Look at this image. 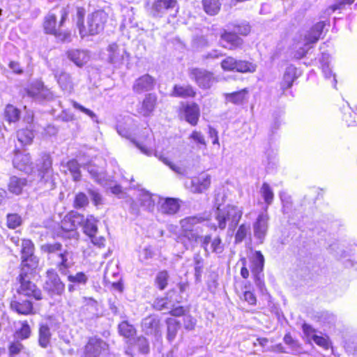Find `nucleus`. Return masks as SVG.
Instances as JSON below:
<instances>
[{
  "label": "nucleus",
  "mask_w": 357,
  "mask_h": 357,
  "mask_svg": "<svg viewBox=\"0 0 357 357\" xmlns=\"http://www.w3.org/2000/svg\"><path fill=\"white\" fill-rule=\"evenodd\" d=\"M75 15L73 17L82 38L94 36L102 33L109 20V14L104 9L95 10L86 17L84 22L86 9L83 6H77Z\"/></svg>",
  "instance_id": "f257e3e1"
},
{
  "label": "nucleus",
  "mask_w": 357,
  "mask_h": 357,
  "mask_svg": "<svg viewBox=\"0 0 357 357\" xmlns=\"http://www.w3.org/2000/svg\"><path fill=\"white\" fill-rule=\"evenodd\" d=\"M60 13L59 22L55 13H48L43 19V29L45 34L52 35L61 41H65L70 38V33L62 29L68 20L69 10L67 7H62Z\"/></svg>",
  "instance_id": "f03ea898"
},
{
  "label": "nucleus",
  "mask_w": 357,
  "mask_h": 357,
  "mask_svg": "<svg viewBox=\"0 0 357 357\" xmlns=\"http://www.w3.org/2000/svg\"><path fill=\"white\" fill-rule=\"evenodd\" d=\"M34 273L35 270L20 269V273L16 278L18 284L16 291L19 295H23L28 298L41 301L43 298L42 290L31 280Z\"/></svg>",
  "instance_id": "7ed1b4c3"
},
{
  "label": "nucleus",
  "mask_w": 357,
  "mask_h": 357,
  "mask_svg": "<svg viewBox=\"0 0 357 357\" xmlns=\"http://www.w3.org/2000/svg\"><path fill=\"white\" fill-rule=\"evenodd\" d=\"M243 215L242 211L238 206L227 204L223 208L218 207L215 220L218 222L217 227L221 230L226 228L227 224L231 228H234L238 224Z\"/></svg>",
  "instance_id": "20e7f679"
},
{
  "label": "nucleus",
  "mask_w": 357,
  "mask_h": 357,
  "mask_svg": "<svg viewBox=\"0 0 357 357\" xmlns=\"http://www.w3.org/2000/svg\"><path fill=\"white\" fill-rule=\"evenodd\" d=\"M108 342L98 335L88 337L80 350V357H102L109 353Z\"/></svg>",
  "instance_id": "39448f33"
},
{
  "label": "nucleus",
  "mask_w": 357,
  "mask_h": 357,
  "mask_svg": "<svg viewBox=\"0 0 357 357\" xmlns=\"http://www.w3.org/2000/svg\"><path fill=\"white\" fill-rule=\"evenodd\" d=\"M84 221V214L76 211H68L59 223V232L63 237L78 236L77 229Z\"/></svg>",
  "instance_id": "423d86ee"
},
{
  "label": "nucleus",
  "mask_w": 357,
  "mask_h": 357,
  "mask_svg": "<svg viewBox=\"0 0 357 357\" xmlns=\"http://www.w3.org/2000/svg\"><path fill=\"white\" fill-rule=\"evenodd\" d=\"M98 219L93 215H84V221L82 222L83 233L87 236L93 245L103 248L106 245V238L102 236H98Z\"/></svg>",
  "instance_id": "0eeeda50"
},
{
  "label": "nucleus",
  "mask_w": 357,
  "mask_h": 357,
  "mask_svg": "<svg viewBox=\"0 0 357 357\" xmlns=\"http://www.w3.org/2000/svg\"><path fill=\"white\" fill-rule=\"evenodd\" d=\"M40 250L47 255L54 254L59 252L58 257L60 261L57 263L56 268L61 273L70 267L68 257L71 252L68 250H63V245L60 242L47 243L40 246Z\"/></svg>",
  "instance_id": "6e6552de"
},
{
  "label": "nucleus",
  "mask_w": 357,
  "mask_h": 357,
  "mask_svg": "<svg viewBox=\"0 0 357 357\" xmlns=\"http://www.w3.org/2000/svg\"><path fill=\"white\" fill-rule=\"evenodd\" d=\"M22 248L20 250L22 257L20 264V269L28 268L30 270H36L38 266L39 260L37 257L34 256V244L30 239H22Z\"/></svg>",
  "instance_id": "1a4fd4ad"
},
{
  "label": "nucleus",
  "mask_w": 357,
  "mask_h": 357,
  "mask_svg": "<svg viewBox=\"0 0 357 357\" xmlns=\"http://www.w3.org/2000/svg\"><path fill=\"white\" fill-rule=\"evenodd\" d=\"M26 96L40 100H47L53 98V93L40 79H35L31 82L24 89Z\"/></svg>",
  "instance_id": "9d476101"
},
{
  "label": "nucleus",
  "mask_w": 357,
  "mask_h": 357,
  "mask_svg": "<svg viewBox=\"0 0 357 357\" xmlns=\"http://www.w3.org/2000/svg\"><path fill=\"white\" fill-rule=\"evenodd\" d=\"M250 268L253 280L257 287L263 288L265 287L264 280V268L265 259L261 251H255L254 256L250 258Z\"/></svg>",
  "instance_id": "9b49d317"
},
{
  "label": "nucleus",
  "mask_w": 357,
  "mask_h": 357,
  "mask_svg": "<svg viewBox=\"0 0 357 357\" xmlns=\"http://www.w3.org/2000/svg\"><path fill=\"white\" fill-rule=\"evenodd\" d=\"M181 233L176 237V242L182 244L186 250L193 248L202 239L198 231L191 227H185V225L180 223Z\"/></svg>",
  "instance_id": "f8f14e48"
},
{
  "label": "nucleus",
  "mask_w": 357,
  "mask_h": 357,
  "mask_svg": "<svg viewBox=\"0 0 357 357\" xmlns=\"http://www.w3.org/2000/svg\"><path fill=\"white\" fill-rule=\"evenodd\" d=\"M65 288L66 285L57 272L53 268L47 270L44 289L51 295H61L64 292Z\"/></svg>",
  "instance_id": "ddd939ff"
},
{
  "label": "nucleus",
  "mask_w": 357,
  "mask_h": 357,
  "mask_svg": "<svg viewBox=\"0 0 357 357\" xmlns=\"http://www.w3.org/2000/svg\"><path fill=\"white\" fill-rule=\"evenodd\" d=\"M189 75L199 87L204 89H209L215 80L213 72L199 68L190 69Z\"/></svg>",
  "instance_id": "4468645a"
},
{
  "label": "nucleus",
  "mask_w": 357,
  "mask_h": 357,
  "mask_svg": "<svg viewBox=\"0 0 357 357\" xmlns=\"http://www.w3.org/2000/svg\"><path fill=\"white\" fill-rule=\"evenodd\" d=\"M243 40L234 31L222 29L220 33V45L225 49L234 51L242 48Z\"/></svg>",
  "instance_id": "2eb2a0df"
},
{
  "label": "nucleus",
  "mask_w": 357,
  "mask_h": 357,
  "mask_svg": "<svg viewBox=\"0 0 357 357\" xmlns=\"http://www.w3.org/2000/svg\"><path fill=\"white\" fill-rule=\"evenodd\" d=\"M178 112L190 126H197L201 116V111L199 105L197 102H191L183 104Z\"/></svg>",
  "instance_id": "dca6fc26"
},
{
  "label": "nucleus",
  "mask_w": 357,
  "mask_h": 357,
  "mask_svg": "<svg viewBox=\"0 0 357 357\" xmlns=\"http://www.w3.org/2000/svg\"><path fill=\"white\" fill-rule=\"evenodd\" d=\"M10 308L20 315L29 316L36 314V310L33 302L28 298L20 299L13 296L10 302Z\"/></svg>",
  "instance_id": "f3484780"
},
{
  "label": "nucleus",
  "mask_w": 357,
  "mask_h": 357,
  "mask_svg": "<svg viewBox=\"0 0 357 357\" xmlns=\"http://www.w3.org/2000/svg\"><path fill=\"white\" fill-rule=\"evenodd\" d=\"M158 105V96L154 93L145 95L144 98L139 102L137 109V115L142 116H150Z\"/></svg>",
  "instance_id": "a211bd4d"
},
{
  "label": "nucleus",
  "mask_w": 357,
  "mask_h": 357,
  "mask_svg": "<svg viewBox=\"0 0 357 357\" xmlns=\"http://www.w3.org/2000/svg\"><path fill=\"white\" fill-rule=\"evenodd\" d=\"M211 184V175L202 172L191 178L190 188L192 192L201 194L210 188Z\"/></svg>",
  "instance_id": "6ab92c4d"
},
{
  "label": "nucleus",
  "mask_w": 357,
  "mask_h": 357,
  "mask_svg": "<svg viewBox=\"0 0 357 357\" xmlns=\"http://www.w3.org/2000/svg\"><path fill=\"white\" fill-rule=\"evenodd\" d=\"M53 172L52 159L49 153L40 155L38 163L37 172L40 179L45 182L52 176Z\"/></svg>",
  "instance_id": "aec40b11"
},
{
  "label": "nucleus",
  "mask_w": 357,
  "mask_h": 357,
  "mask_svg": "<svg viewBox=\"0 0 357 357\" xmlns=\"http://www.w3.org/2000/svg\"><path fill=\"white\" fill-rule=\"evenodd\" d=\"M197 95L196 89L190 84H175L170 92L172 97L183 99H194Z\"/></svg>",
  "instance_id": "412c9836"
},
{
  "label": "nucleus",
  "mask_w": 357,
  "mask_h": 357,
  "mask_svg": "<svg viewBox=\"0 0 357 357\" xmlns=\"http://www.w3.org/2000/svg\"><path fill=\"white\" fill-rule=\"evenodd\" d=\"M200 245L206 252L221 253L224 250V245L220 236L212 238L211 234H206L202 238Z\"/></svg>",
  "instance_id": "4be33fe9"
},
{
  "label": "nucleus",
  "mask_w": 357,
  "mask_h": 357,
  "mask_svg": "<svg viewBox=\"0 0 357 357\" xmlns=\"http://www.w3.org/2000/svg\"><path fill=\"white\" fill-rule=\"evenodd\" d=\"M33 120L34 117L31 115L29 121V126L20 128L16 132L17 139L22 146L31 145L33 142L35 137V130L32 125Z\"/></svg>",
  "instance_id": "5701e85b"
},
{
  "label": "nucleus",
  "mask_w": 357,
  "mask_h": 357,
  "mask_svg": "<svg viewBox=\"0 0 357 357\" xmlns=\"http://www.w3.org/2000/svg\"><path fill=\"white\" fill-rule=\"evenodd\" d=\"M173 151V149L172 150L163 149L160 153L155 151L153 155L163 164L169 167L172 171L178 174H182V167L173 161L174 156Z\"/></svg>",
  "instance_id": "b1692460"
},
{
  "label": "nucleus",
  "mask_w": 357,
  "mask_h": 357,
  "mask_svg": "<svg viewBox=\"0 0 357 357\" xmlns=\"http://www.w3.org/2000/svg\"><path fill=\"white\" fill-rule=\"evenodd\" d=\"M325 22L320 21L314 24L304 36L305 46L311 47L318 42L325 27Z\"/></svg>",
  "instance_id": "393cba45"
},
{
  "label": "nucleus",
  "mask_w": 357,
  "mask_h": 357,
  "mask_svg": "<svg viewBox=\"0 0 357 357\" xmlns=\"http://www.w3.org/2000/svg\"><path fill=\"white\" fill-rule=\"evenodd\" d=\"M155 80L149 74H144L135 79L132 90L136 93L151 91L154 88Z\"/></svg>",
  "instance_id": "a878e982"
},
{
  "label": "nucleus",
  "mask_w": 357,
  "mask_h": 357,
  "mask_svg": "<svg viewBox=\"0 0 357 357\" xmlns=\"http://www.w3.org/2000/svg\"><path fill=\"white\" fill-rule=\"evenodd\" d=\"M28 185L29 181L26 178L12 176L9 178L7 188L10 193L20 195Z\"/></svg>",
  "instance_id": "bb28decb"
},
{
  "label": "nucleus",
  "mask_w": 357,
  "mask_h": 357,
  "mask_svg": "<svg viewBox=\"0 0 357 357\" xmlns=\"http://www.w3.org/2000/svg\"><path fill=\"white\" fill-rule=\"evenodd\" d=\"M177 4V0H155L151 6L153 15L161 17L167 11L174 9Z\"/></svg>",
  "instance_id": "cd10ccee"
},
{
  "label": "nucleus",
  "mask_w": 357,
  "mask_h": 357,
  "mask_svg": "<svg viewBox=\"0 0 357 357\" xmlns=\"http://www.w3.org/2000/svg\"><path fill=\"white\" fill-rule=\"evenodd\" d=\"M13 164L16 169L20 171H27L32 169L33 162L29 153H23L20 150H15Z\"/></svg>",
  "instance_id": "c85d7f7f"
},
{
  "label": "nucleus",
  "mask_w": 357,
  "mask_h": 357,
  "mask_svg": "<svg viewBox=\"0 0 357 357\" xmlns=\"http://www.w3.org/2000/svg\"><path fill=\"white\" fill-rule=\"evenodd\" d=\"M142 330L146 335H156L160 327V320L155 315H149L144 318L141 323Z\"/></svg>",
  "instance_id": "c756f323"
},
{
  "label": "nucleus",
  "mask_w": 357,
  "mask_h": 357,
  "mask_svg": "<svg viewBox=\"0 0 357 357\" xmlns=\"http://www.w3.org/2000/svg\"><path fill=\"white\" fill-rule=\"evenodd\" d=\"M66 55L70 61L78 67H82L89 59L87 51L84 50L70 49L66 51Z\"/></svg>",
  "instance_id": "7c9ffc66"
},
{
  "label": "nucleus",
  "mask_w": 357,
  "mask_h": 357,
  "mask_svg": "<svg viewBox=\"0 0 357 357\" xmlns=\"http://www.w3.org/2000/svg\"><path fill=\"white\" fill-rule=\"evenodd\" d=\"M249 89L243 88L231 93H225V100L227 102L239 105L245 103L248 100Z\"/></svg>",
  "instance_id": "2f4dec72"
},
{
  "label": "nucleus",
  "mask_w": 357,
  "mask_h": 357,
  "mask_svg": "<svg viewBox=\"0 0 357 357\" xmlns=\"http://www.w3.org/2000/svg\"><path fill=\"white\" fill-rule=\"evenodd\" d=\"M243 287L244 290L241 294H239V291L235 287L236 294H238L239 298L241 301L247 303L249 305L255 306L257 303V297L255 294L254 289L251 287L250 282H244Z\"/></svg>",
  "instance_id": "473e14b6"
},
{
  "label": "nucleus",
  "mask_w": 357,
  "mask_h": 357,
  "mask_svg": "<svg viewBox=\"0 0 357 357\" xmlns=\"http://www.w3.org/2000/svg\"><path fill=\"white\" fill-rule=\"evenodd\" d=\"M202 9L206 15L210 17H214L221 12V0H202Z\"/></svg>",
  "instance_id": "72a5a7b5"
},
{
  "label": "nucleus",
  "mask_w": 357,
  "mask_h": 357,
  "mask_svg": "<svg viewBox=\"0 0 357 357\" xmlns=\"http://www.w3.org/2000/svg\"><path fill=\"white\" fill-rule=\"evenodd\" d=\"M268 216L266 214L258 215L254 224V234L258 238H262L265 236L268 229Z\"/></svg>",
  "instance_id": "f704fd0d"
},
{
  "label": "nucleus",
  "mask_w": 357,
  "mask_h": 357,
  "mask_svg": "<svg viewBox=\"0 0 357 357\" xmlns=\"http://www.w3.org/2000/svg\"><path fill=\"white\" fill-rule=\"evenodd\" d=\"M169 271L165 269L160 270L155 275L153 285L158 290L162 291L169 286Z\"/></svg>",
  "instance_id": "c9c22d12"
},
{
  "label": "nucleus",
  "mask_w": 357,
  "mask_h": 357,
  "mask_svg": "<svg viewBox=\"0 0 357 357\" xmlns=\"http://www.w3.org/2000/svg\"><path fill=\"white\" fill-rule=\"evenodd\" d=\"M180 209L179 199L176 198H166L160 205V211L166 215H174Z\"/></svg>",
  "instance_id": "e433bc0d"
},
{
  "label": "nucleus",
  "mask_w": 357,
  "mask_h": 357,
  "mask_svg": "<svg viewBox=\"0 0 357 357\" xmlns=\"http://www.w3.org/2000/svg\"><path fill=\"white\" fill-rule=\"evenodd\" d=\"M165 324L167 325V340L169 342H172L176 337L178 331L181 327V323L175 318L167 317L165 319Z\"/></svg>",
  "instance_id": "4c0bfd02"
},
{
  "label": "nucleus",
  "mask_w": 357,
  "mask_h": 357,
  "mask_svg": "<svg viewBox=\"0 0 357 357\" xmlns=\"http://www.w3.org/2000/svg\"><path fill=\"white\" fill-rule=\"evenodd\" d=\"M234 72L239 73H253L257 70V65L245 59H235Z\"/></svg>",
  "instance_id": "58836bf2"
},
{
  "label": "nucleus",
  "mask_w": 357,
  "mask_h": 357,
  "mask_svg": "<svg viewBox=\"0 0 357 357\" xmlns=\"http://www.w3.org/2000/svg\"><path fill=\"white\" fill-rule=\"evenodd\" d=\"M52 333L47 324H40L38 329V344L42 348H47L50 345Z\"/></svg>",
  "instance_id": "ea45409f"
},
{
  "label": "nucleus",
  "mask_w": 357,
  "mask_h": 357,
  "mask_svg": "<svg viewBox=\"0 0 357 357\" xmlns=\"http://www.w3.org/2000/svg\"><path fill=\"white\" fill-rule=\"evenodd\" d=\"M64 167L66 168V170L64 172L65 174H67V172H68L74 181H80L82 178L81 166L76 159L69 160L64 165Z\"/></svg>",
  "instance_id": "a19ab883"
},
{
  "label": "nucleus",
  "mask_w": 357,
  "mask_h": 357,
  "mask_svg": "<svg viewBox=\"0 0 357 357\" xmlns=\"http://www.w3.org/2000/svg\"><path fill=\"white\" fill-rule=\"evenodd\" d=\"M296 79L295 70L291 68L287 69L283 75L282 81L280 82V88L282 92L284 93L285 90L290 89Z\"/></svg>",
  "instance_id": "79ce46f5"
},
{
  "label": "nucleus",
  "mask_w": 357,
  "mask_h": 357,
  "mask_svg": "<svg viewBox=\"0 0 357 357\" xmlns=\"http://www.w3.org/2000/svg\"><path fill=\"white\" fill-rule=\"evenodd\" d=\"M210 220V215H206L204 213L185 217V218L180 220V223L184 224L185 227L187 226L192 227L195 225L201 224L205 222H209Z\"/></svg>",
  "instance_id": "37998d69"
},
{
  "label": "nucleus",
  "mask_w": 357,
  "mask_h": 357,
  "mask_svg": "<svg viewBox=\"0 0 357 357\" xmlns=\"http://www.w3.org/2000/svg\"><path fill=\"white\" fill-rule=\"evenodd\" d=\"M174 292H175V289L173 288L169 290L165 296H158L155 298L151 304L152 308L158 311H162L167 309L169 302V296Z\"/></svg>",
  "instance_id": "c03bdc74"
},
{
  "label": "nucleus",
  "mask_w": 357,
  "mask_h": 357,
  "mask_svg": "<svg viewBox=\"0 0 357 357\" xmlns=\"http://www.w3.org/2000/svg\"><path fill=\"white\" fill-rule=\"evenodd\" d=\"M20 114L21 112L17 107L11 104L6 105L4 109V117L8 123H11L18 121Z\"/></svg>",
  "instance_id": "a18cd8bd"
},
{
  "label": "nucleus",
  "mask_w": 357,
  "mask_h": 357,
  "mask_svg": "<svg viewBox=\"0 0 357 357\" xmlns=\"http://www.w3.org/2000/svg\"><path fill=\"white\" fill-rule=\"evenodd\" d=\"M56 80L63 90L72 91L74 87V84L69 73L66 72H61L56 76Z\"/></svg>",
  "instance_id": "49530a36"
},
{
  "label": "nucleus",
  "mask_w": 357,
  "mask_h": 357,
  "mask_svg": "<svg viewBox=\"0 0 357 357\" xmlns=\"http://www.w3.org/2000/svg\"><path fill=\"white\" fill-rule=\"evenodd\" d=\"M31 335V328L26 320L20 321V327L14 333V337L20 340H24Z\"/></svg>",
  "instance_id": "de8ad7c7"
},
{
  "label": "nucleus",
  "mask_w": 357,
  "mask_h": 357,
  "mask_svg": "<svg viewBox=\"0 0 357 357\" xmlns=\"http://www.w3.org/2000/svg\"><path fill=\"white\" fill-rule=\"evenodd\" d=\"M118 331L120 335L126 338L134 337L137 332L135 327L129 324L128 321H123L119 324Z\"/></svg>",
  "instance_id": "09e8293b"
},
{
  "label": "nucleus",
  "mask_w": 357,
  "mask_h": 357,
  "mask_svg": "<svg viewBox=\"0 0 357 357\" xmlns=\"http://www.w3.org/2000/svg\"><path fill=\"white\" fill-rule=\"evenodd\" d=\"M232 27L234 32L236 33L241 38V36H248L252 30L251 25L248 22L241 21L236 22L232 24Z\"/></svg>",
  "instance_id": "8fccbe9b"
},
{
  "label": "nucleus",
  "mask_w": 357,
  "mask_h": 357,
  "mask_svg": "<svg viewBox=\"0 0 357 357\" xmlns=\"http://www.w3.org/2000/svg\"><path fill=\"white\" fill-rule=\"evenodd\" d=\"M342 119L347 126H357V109L352 110L349 108L344 109Z\"/></svg>",
  "instance_id": "3c124183"
},
{
  "label": "nucleus",
  "mask_w": 357,
  "mask_h": 357,
  "mask_svg": "<svg viewBox=\"0 0 357 357\" xmlns=\"http://www.w3.org/2000/svg\"><path fill=\"white\" fill-rule=\"evenodd\" d=\"M260 193L267 206L273 203L274 192L268 183L264 182L262 183L260 188Z\"/></svg>",
  "instance_id": "603ef678"
},
{
  "label": "nucleus",
  "mask_w": 357,
  "mask_h": 357,
  "mask_svg": "<svg viewBox=\"0 0 357 357\" xmlns=\"http://www.w3.org/2000/svg\"><path fill=\"white\" fill-rule=\"evenodd\" d=\"M89 198L83 192H77L74 197L73 206L75 209L84 208L89 205Z\"/></svg>",
  "instance_id": "864d4df0"
},
{
  "label": "nucleus",
  "mask_w": 357,
  "mask_h": 357,
  "mask_svg": "<svg viewBox=\"0 0 357 357\" xmlns=\"http://www.w3.org/2000/svg\"><path fill=\"white\" fill-rule=\"evenodd\" d=\"M24 344L21 342V340L17 339L9 342L8 345V355L11 357L19 355L24 349Z\"/></svg>",
  "instance_id": "5fc2aeb1"
},
{
  "label": "nucleus",
  "mask_w": 357,
  "mask_h": 357,
  "mask_svg": "<svg viewBox=\"0 0 357 357\" xmlns=\"http://www.w3.org/2000/svg\"><path fill=\"white\" fill-rule=\"evenodd\" d=\"M22 223V219L17 213H8L6 215V226L10 229H16Z\"/></svg>",
  "instance_id": "6e6d98bb"
},
{
  "label": "nucleus",
  "mask_w": 357,
  "mask_h": 357,
  "mask_svg": "<svg viewBox=\"0 0 357 357\" xmlns=\"http://www.w3.org/2000/svg\"><path fill=\"white\" fill-rule=\"evenodd\" d=\"M236 58L232 56H227L220 63L221 69L224 72H234Z\"/></svg>",
  "instance_id": "4d7b16f0"
},
{
  "label": "nucleus",
  "mask_w": 357,
  "mask_h": 357,
  "mask_svg": "<svg viewBox=\"0 0 357 357\" xmlns=\"http://www.w3.org/2000/svg\"><path fill=\"white\" fill-rule=\"evenodd\" d=\"M312 340L317 345L326 350L332 347L331 342L328 335L323 336L316 335L312 337Z\"/></svg>",
  "instance_id": "13d9d810"
},
{
  "label": "nucleus",
  "mask_w": 357,
  "mask_h": 357,
  "mask_svg": "<svg viewBox=\"0 0 357 357\" xmlns=\"http://www.w3.org/2000/svg\"><path fill=\"white\" fill-rule=\"evenodd\" d=\"M183 326L185 331H190L195 329L197 325V319L191 314L187 312L183 317Z\"/></svg>",
  "instance_id": "bf43d9fd"
},
{
  "label": "nucleus",
  "mask_w": 357,
  "mask_h": 357,
  "mask_svg": "<svg viewBox=\"0 0 357 357\" xmlns=\"http://www.w3.org/2000/svg\"><path fill=\"white\" fill-rule=\"evenodd\" d=\"M68 280L72 284H85L88 278L84 272H78L75 275H68Z\"/></svg>",
  "instance_id": "052dcab7"
},
{
  "label": "nucleus",
  "mask_w": 357,
  "mask_h": 357,
  "mask_svg": "<svg viewBox=\"0 0 357 357\" xmlns=\"http://www.w3.org/2000/svg\"><path fill=\"white\" fill-rule=\"evenodd\" d=\"M188 312L189 309L188 307L177 305L173 306L167 312V314L173 317L172 318L176 319V317H183Z\"/></svg>",
  "instance_id": "680f3d73"
},
{
  "label": "nucleus",
  "mask_w": 357,
  "mask_h": 357,
  "mask_svg": "<svg viewBox=\"0 0 357 357\" xmlns=\"http://www.w3.org/2000/svg\"><path fill=\"white\" fill-rule=\"evenodd\" d=\"M355 0H337L333 4L329 6V10L332 12L343 10L347 6H351Z\"/></svg>",
  "instance_id": "e2e57ef3"
},
{
  "label": "nucleus",
  "mask_w": 357,
  "mask_h": 357,
  "mask_svg": "<svg viewBox=\"0 0 357 357\" xmlns=\"http://www.w3.org/2000/svg\"><path fill=\"white\" fill-rule=\"evenodd\" d=\"M283 341L291 348L298 349L301 347L298 340L295 339L290 332H287L283 337Z\"/></svg>",
  "instance_id": "0e129e2a"
},
{
  "label": "nucleus",
  "mask_w": 357,
  "mask_h": 357,
  "mask_svg": "<svg viewBox=\"0 0 357 357\" xmlns=\"http://www.w3.org/2000/svg\"><path fill=\"white\" fill-rule=\"evenodd\" d=\"M248 227L245 225H241L235 234V242L241 243L242 242L246 237L248 233Z\"/></svg>",
  "instance_id": "69168bd1"
},
{
  "label": "nucleus",
  "mask_w": 357,
  "mask_h": 357,
  "mask_svg": "<svg viewBox=\"0 0 357 357\" xmlns=\"http://www.w3.org/2000/svg\"><path fill=\"white\" fill-rule=\"evenodd\" d=\"M189 138L199 144L203 145L204 146H206L204 137L200 131L194 130L189 135Z\"/></svg>",
  "instance_id": "338daca9"
},
{
  "label": "nucleus",
  "mask_w": 357,
  "mask_h": 357,
  "mask_svg": "<svg viewBox=\"0 0 357 357\" xmlns=\"http://www.w3.org/2000/svg\"><path fill=\"white\" fill-rule=\"evenodd\" d=\"M138 342L139 351L143 354H147L149 352V344L148 340L143 337H139L137 339Z\"/></svg>",
  "instance_id": "774afa93"
}]
</instances>
